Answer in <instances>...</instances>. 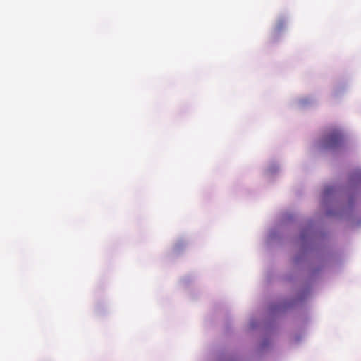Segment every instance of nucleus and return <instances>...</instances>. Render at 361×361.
<instances>
[{
  "mask_svg": "<svg viewBox=\"0 0 361 361\" xmlns=\"http://www.w3.org/2000/svg\"><path fill=\"white\" fill-rule=\"evenodd\" d=\"M284 25H285L284 20L283 19H279L276 22L275 29H276V31H280V30H281L284 27Z\"/></svg>",
  "mask_w": 361,
  "mask_h": 361,
  "instance_id": "2",
  "label": "nucleus"
},
{
  "mask_svg": "<svg viewBox=\"0 0 361 361\" xmlns=\"http://www.w3.org/2000/svg\"><path fill=\"white\" fill-rule=\"evenodd\" d=\"M343 140L341 132L338 129L332 130L325 136L322 141V145L326 149H334L339 146Z\"/></svg>",
  "mask_w": 361,
  "mask_h": 361,
  "instance_id": "1",
  "label": "nucleus"
}]
</instances>
